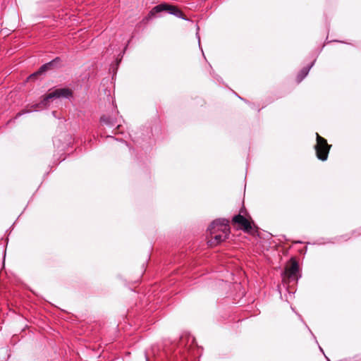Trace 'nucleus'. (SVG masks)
I'll return each instance as SVG.
<instances>
[{
  "mask_svg": "<svg viewBox=\"0 0 361 361\" xmlns=\"http://www.w3.org/2000/svg\"><path fill=\"white\" fill-rule=\"evenodd\" d=\"M167 11L169 14L173 15L179 18L187 20V18L184 17L183 12L178 9L176 6L169 5L166 3H163L155 6L149 12L151 16H154L156 13Z\"/></svg>",
  "mask_w": 361,
  "mask_h": 361,
  "instance_id": "nucleus-3",
  "label": "nucleus"
},
{
  "mask_svg": "<svg viewBox=\"0 0 361 361\" xmlns=\"http://www.w3.org/2000/svg\"><path fill=\"white\" fill-rule=\"evenodd\" d=\"M101 123L106 125L107 127L112 128L115 126H117V128L120 126L119 124H118V121L116 117H113L111 116H103L100 118Z\"/></svg>",
  "mask_w": 361,
  "mask_h": 361,
  "instance_id": "nucleus-8",
  "label": "nucleus"
},
{
  "mask_svg": "<svg viewBox=\"0 0 361 361\" xmlns=\"http://www.w3.org/2000/svg\"><path fill=\"white\" fill-rule=\"evenodd\" d=\"M314 61L311 63L310 65L303 68L298 73L297 76V81L298 82H300L308 74L311 68L314 66Z\"/></svg>",
  "mask_w": 361,
  "mask_h": 361,
  "instance_id": "nucleus-9",
  "label": "nucleus"
},
{
  "mask_svg": "<svg viewBox=\"0 0 361 361\" xmlns=\"http://www.w3.org/2000/svg\"><path fill=\"white\" fill-rule=\"evenodd\" d=\"M30 111H23L22 112H19V113L17 114L16 118L20 116H21V115H23V114H27V113H30Z\"/></svg>",
  "mask_w": 361,
  "mask_h": 361,
  "instance_id": "nucleus-11",
  "label": "nucleus"
},
{
  "mask_svg": "<svg viewBox=\"0 0 361 361\" xmlns=\"http://www.w3.org/2000/svg\"><path fill=\"white\" fill-rule=\"evenodd\" d=\"M317 144L314 146L316 150V154L319 159L322 161H326L328 158L329 152L331 145H329L326 140L321 137L317 133Z\"/></svg>",
  "mask_w": 361,
  "mask_h": 361,
  "instance_id": "nucleus-4",
  "label": "nucleus"
},
{
  "mask_svg": "<svg viewBox=\"0 0 361 361\" xmlns=\"http://www.w3.org/2000/svg\"><path fill=\"white\" fill-rule=\"evenodd\" d=\"M60 61V59L59 57H56V59H54V60L51 61L49 63H47L44 65H42L40 68L39 69L38 71H37L36 73H32V75H30V78L32 79L33 78H35L37 75H38L39 74H41L44 72H45L47 70L51 68V67L54 66L57 62H59Z\"/></svg>",
  "mask_w": 361,
  "mask_h": 361,
  "instance_id": "nucleus-7",
  "label": "nucleus"
},
{
  "mask_svg": "<svg viewBox=\"0 0 361 361\" xmlns=\"http://www.w3.org/2000/svg\"><path fill=\"white\" fill-rule=\"evenodd\" d=\"M233 223L238 224L243 226L245 231L249 232L252 229L250 221L241 214H238L233 218Z\"/></svg>",
  "mask_w": 361,
  "mask_h": 361,
  "instance_id": "nucleus-5",
  "label": "nucleus"
},
{
  "mask_svg": "<svg viewBox=\"0 0 361 361\" xmlns=\"http://www.w3.org/2000/svg\"><path fill=\"white\" fill-rule=\"evenodd\" d=\"M200 28L198 26H197V32H196V37L198 39V44H199V47H200V35H199V33H198V31H199Z\"/></svg>",
  "mask_w": 361,
  "mask_h": 361,
  "instance_id": "nucleus-10",
  "label": "nucleus"
},
{
  "mask_svg": "<svg viewBox=\"0 0 361 361\" xmlns=\"http://www.w3.org/2000/svg\"><path fill=\"white\" fill-rule=\"evenodd\" d=\"M52 114H53V116H54V117H56V111H52Z\"/></svg>",
  "mask_w": 361,
  "mask_h": 361,
  "instance_id": "nucleus-12",
  "label": "nucleus"
},
{
  "mask_svg": "<svg viewBox=\"0 0 361 361\" xmlns=\"http://www.w3.org/2000/svg\"><path fill=\"white\" fill-rule=\"evenodd\" d=\"M298 270L299 266L298 262L295 260H293L290 267L286 269L285 274L289 279H297Z\"/></svg>",
  "mask_w": 361,
  "mask_h": 361,
  "instance_id": "nucleus-6",
  "label": "nucleus"
},
{
  "mask_svg": "<svg viewBox=\"0 0 361 361\" xmlns=\"http://www.w3.org/2000/svg\"><path fill=\"white\" fill-rule=\"evenodd\" d=\"M72 91L68 88L56 89L46 95L41 103L37 104V106H39L41 105L44 106H49L51 101L53 102L54 100L61 97L69 98L72 96Z\"/></svg>",
  "mask_w": 361,
  "mask_h": 361,
  "instance_id": "nucleus-2",
  "label": "nucleus"
},
{
  "mask_svg": "<svg viewBox=\"0 0 361 361\" xmlns=\"http://www.w3.org/2000/svg\"><path fill=\"white\" fill-rule=\"evenodd\" d=\"M228 221L226 219H218L213 221L207 230L212 235L208 241L210 246H216L225 240L229 234Z\"/></svg>",
  "mask_w": 361,
  "mask_h": 361,
  "instance_id": "nucleus-1",
  "label": "nucleus"
}]
</instances>
